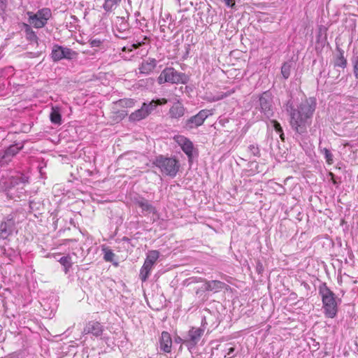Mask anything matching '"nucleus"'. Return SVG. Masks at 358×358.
I'll return each instance as SVG.
<instances>
[{
  "label": "nucleus",
  "instance_id": "obj_30",
  "mask_svg": "<svg viewBox=\"0 0 358 358\" xmlns=\"http://www.w3.org/2000/svg\"><path fill=\"white\" fill-rule=\"evenodd\" d=\"M292 69V62H285L281 67V73L285 79H287L291 73Z\"/></svg>",
  "mask_w": 358,
  "mask_h": 358
},
{
  "label": "nucleus",
  "instance_id": "obj_12",
  "mask_svg": "<svg viewBox=\"0 0 358 358\" xmlns=\"http://www.w3.org/2000/svg\"><path fill=\"white\" fill-rule=\"evenodd\" d=\"M15 229V221L10 215L4 217L0 223V239L6 240L10 236Z\"/></svg>",
  "mask_w": 358,
  "mask_h": 358
},
{
  "label": "nucleus",
  "instance_id": "obj_43",
  "mask_svg": "<svg viewBox=\"0 0 358 358\" xmlns=\"http://www.w3.org/2000/svg\"><path fill=\"white\" fill-rule=\"evenodd\" d=\"M330 175H331V177H332V178H331V180H332L333 183H334V185L337 184V182H336V180H335V178H334V175L333 173H330Z\"/></svg>",
  "mask_w": 358,
  "mask_h": 358
},
{
  "label": "nucleus",
  "instance_id": "obj_26",
  "mask_svg": "<svg viewBox=\"0 0 358 358\" xmlns=\"http://www.w3.org/2000/svg\"><path fill=\"white\" fill-rule=\"evenodd\" d=\"M152 266L144 262L141 268L139 278L143 282H145L149 277Z\"/></svg>",
  "mask_w": 358,
  "mask_h": 358
},
{
  "label": "nucleus",
  "instance_id": "obj_1",
  "mask_svg": "<svg viewBox=\"0 0 358 358\" xmlns=\"http://www.w3.org/2000/svg\"><path fill=\"white\" fill-rule=\"evenodd\" d=\"M316 100L313 97L306 99L301 102L297 108L289 100L285 106L286 110L290 117L291 128L299 135L307 134L308 127L311 124L312 117L316 108Z\"/></svg>",
  "mask_w": 358,
  "mask_h": 358
},
{
  "label": "nucleus",
  "instance_id": "obj_8",
  "mask_svg": "<svg viewBox=\"0 0 358 358\" xmlns=\"http://www.w3.org/2000/svg\"><path fill=\"white\" fill-rule=\"evenodd\" d=\"M78 53L71 48L55 44L52 49L51 58L53 62H57L62 59H73L76 58Z\"/></svg>",
  "mask_w": 358,
  "mask_h": 358
},
{
  "label": "nucleus",
  "instance_id": "obj_21",
  "mask_svg": "<svg viewBox=\"0 0 358 358\" xmlns=\"http://www.w3.org/2000/svg\"><path fill=\"white\" fill-rule=\"evenodd\" d=\"M29 212L34 213L35 216L36 214H42L44 209V205L41 200L31 199L29 201Z\"/></svg>",
  "mask_w": 358,
  "mask_h": 358
},
{
  "label": "nucleus",
  "instance_id": "obj_40",
  "mask_svg": "<svg viewBox=\"0 0 358 358\" xmlns=\"http://www.w3.org/2000/svg\"><path fill=\"white\" fill-rule=\"evenodd\" d=\"M7 7V1L6 0H0V10L2 11H5Z\"/></svg>",
  "mask_w": 358,
  "mask_h": 358
},
{
  "label": "nucleus",
  "instance_id": "obj_19",
  "mask_svg": "<svg viewBox=\"0 0 358 358\" xmlns=\"http://www.w3.org/2000/svg\"><path fill=\"white\" fill-rule=\"evenodd\" d=\"M172 348V338L170 334L167 331H162L159 338L160 351L169 353Z\"/></svg>",
  "mask_w": 358,
  "mask_h": 358
},
{
  "label": "nucleus",
  "instance_id": "obj_36",
  "mask_svg": "<svg viewBox=\"0 0 358 358\" xmlns=\"http://www.w3.org/2000/svg\"><path fill=\"white\" fill-rule=\"evenodd\" d=\"M248 149H249V151L250 152V153L252 155H253L254 156H256V157L260 156V151H259V148L257 145H255V144L250 145L248 147Z\"/></svg>",
  "mask_w": 358,
  "mask_h": 358
},
{
  "label": "nucleus",
  "instance_id": "obj_7",
  "mask_svg": "<svg viewBox=\"0 0 358 358\" xmlns=\"http://www.w3.org/2000/svg\"><path fill=\"white\" fill-rule=\"evenodd\" d=\"M211 115L209 110L203 109L201 110L197 114L191 116L187 120H184L182 127L187 130H192L201 126L206 118Z\"/></svg>",
  "mask_w": 358,
  "mask_h": 358
},
{
  "label": "nucleus",
  "instance_id": "obj_46",
  "mask_svg": "<svg viewBox=\"0 0 358 358\" xmlns=\"http://www.w3.org/2000/svg\"><path fill=\"white\" fill-rule=\"evenodd\" d=\"M139 15H140L139 12H136V13H135V15H136V16H138Z\"/></svg>",
  "mask_w": 358,
  "mask_h": 358
},
{
  "label": "nucleus",
  "instance_id": "obj_34",
  "mask_svg": "<svg viewBox=\"0 0 358 358\" xmlns=\"http://www.w3.org/2000/svg\"><path fill=\"white\" fill-rule=\"evenodd\" d=\"M272 123H273V127L275 131L278 134H279L280 138L282 141H284L285 140L284 133H283V130H282V128L280 124L276 120L272 121Z\"/></svg>",
  "mask_w": 358,
  "mask_h": 358
},
{
  "label": "nucleus",
  "instance_id": "obj_32",
  "mask_svg": "<svg viewBox=\"0 0 358 358\" xmlns=\"http://www.w3.org/2000/svg\"><path fill=\"white\" fill-rule=\"evenodd\" d=\"M158 104L159 103L157 101L152 100L148 103H143V106L145 108V109H147L148 115H149L152 113V111L156 109Z\"/></svg>",
  "mask_w": 358,
  "mask_h": 358
},
{
  "label": "nucleus",
  "instance_id": "obj_17",
  "mask_svg": "<svg viewBox=\"0 0 358 358\" xmlns=\"http://www.w3.org/2000/svg\"><path fill=\"white\" fill-rule=\"evenodd\" d=\"M103 326L99 322L90 321L83 329V334H92L95 337H99L103 331Z\"/></svg>",
  "mask_w": 358,
  "mask_h": 358
},
{
  "label": "nucleus",
  "instance_id": "obj_14",
  "mask_svg": "<svg viewBox=\"0 0 358 358\" xmlns=\"http://www.w3.org/2000/svg\"><path fill=\"white\" fill-rule=\"evenodd\" d=\"M134 205L141 208V211L145 214H157V208L145 197L137 194L131 199Z\"/></svg>",
  "mask_w": 358,
  "mask_h": 358
},
{
  "label": "nucleus",
  "instance_id": "obj_6",
  "mask_svg": "<svg viewBox=\"0 0 358 358\" xmlns=\"http://www.w3.org/2000/svg\"><path fill=\"white\" fill-rule=\"evenodd\" d=\"M29 22L36 29L44 27L52 17L51 10L48 8L39 9L36 13L28 11Z\"/></svg>",
  "mask_w": 358,
  "mask_h": 358
},
{
  "label": "nucleus",
  "instance_id": "obj_15",
  "mask_svg": "<svg viewBox=\"0 0 358 358\" xmlns=\"http://www.w3.org/2000/svg\"><path fill=\"white\" fill-rule=\"evenodd\" d=\"M129 25L124 17H117L115 20V27L113 29L115 35L120 38L127 37Z\"/></svg>",
  "mask_w": 358,
  "mask_h": 358
},
{
  "label": "nucleus",
  "instance_id": "obj_35",
  "mask_svg": "<svg viewBox=\"0 0 358 358\" xmlns=\"http://www.w3.org/2000/svg\"><path fill=\"white\" fill-rule=\"evenodd\" d=\"M206 292L207 291L205 289V286L203 285L202 287L198 288L196 290L195 294L196 296H198L199 298H201L203 301H206L208 299V296L205 294Z\"/></svg>",
  "mask_w": 358,
  "mask_h": 358
},
{
  "label": "nucleus",
  "instance_id": "obj_3",
  "mask_svg": "<svg viewBox=\"0 0 358 358\" xmlns=\"http://www.w3.org/2000/svg\"><path fill=\"white\" fill-rule=\"evenodd\" d=\"M29 182V177L24 173H17L12 176L8 181L6 187V194L12 199H20L25 193L24 185Z\"/></svg>",
  "mask_w": 358,
  "mask_h": 358
},
{
  "label": "nucleus",
  "instance_id": "obj_5",
  "mask_svg": "<svg viewBox=\"0 0 358 358\" xmlns=\"http://www.w3.org/2000/svg\"><path fill=\"white\" fill-rule=\"evenodd\" d=\"M189 80L188 76L182 72L177 71L173 67L165 68L157 78L159 85L165 83L171 84H186Z\"/></svg>",
  "mask_w": 358,
  "mask_h": 358
},
{
  "label": "nucleus",
  "instance_id": "obj_4",
  "mask_svg": "<svg viewBox=\"0 0 358 358\" xmlns=\"http://www.w3.org/2000/svg\"><path fill=\"white\" fill-rule=\"evenodd\" d=\"M152 164L158 167L163 174L171 177H175L180 168V164L177 159L163 155L156 157Z\"/></svg>",
  "mask_w": 358,
  "mask_h": 358
},
{
  "label": "nucleus",
  "instance_id": "obj_39",
  "mask_svg": "<svg viewBox=\"0 0 358 358\" xmlns=\"http://www.w3.org/2000/svg\"><path fill=\"white\" fill-rule=\"evenodd\" d=\"M227 6L230 8H234L235 6V1L234 0H224Z\"/></svg>",
  "mask_w": 358,
  "mask_h": 358
},
{
  "label": "nucleus",
  "instance_id": "obj_28",
  "mask_svg": "<svg viewBox=\"0 0 358 358\" xmlns=\"http://www.w3.org/2000/svg\"><path fill=\"white\" fill-rule=\"evenodd\" d=\"M59 262L64 266V271L67 273L72 266L71 257L69 255L62 257Z\"/></svg>",
  "mask_w": 358,
  "mask_h": 358
},
{
  "label": "nucleus",
  "instance_id": "obj_44",
  "mask_svg": "<svg viewBox=\"0 0 358 358\" xmlns=\"http://www.w3.org/2000/svg\"><path fill=\"white\" fill-rule=\"evenodd\" d=\"M142 43H138L137 44H134L133 46L135 48H138L139 47H141L142 45Z\"/></svg>",
  "mask_w": 358,
  "mask_h": 358
},
{
  "label": "nucleus",
  "instance_id": "obj_45",
  "mask_svg": "<svg viewBox=\"0 0 358 358\" xmlns=\"http://www.w3.org/2000/svg\"><path fill=\"white\" fill-rule=\"evenodd\" d=\"M122 241L128 242V241H129V238L126 237V236H124V237L122 238Z\"/></svg>",
  "mask_w": 358,
  "mask_h": 358
},
{
  "label": "nucleus",
  "instance_id": "obj_2",
  "mask_svg": "<svg viewBox=\"0 0 358 358\" xmlns=\"http://www.w3.org/2000/svg\"><path fill=\"white\" fill-rule=\"evenodd\" d=\"M318 291L322 297V308L325 316L329 318L335 317L338 312L336 294L327 287L326 282L320 285Z\"/></svg>",
  "mask_w": 358,
  "mask_h": 358
},
{
  "label": "nucleus",
  "instance_id": "obj_13",
  "mask_svg": "<svg viewBox=\"0 0 358 358\" xmlns=\"http://www.w3.org/2000/svg\"><path fill=\"white\" fill-rule=\"evenodd\" d=\"M174 140L187 156L188 161L191 162L194 157V152L195 151L193 143L187 137L181 135L176 136Z\"/></svg>",
  "mask_w": 358,
  "mask_h": 358
},
{
  "label": "nucleus",
  "instance_id": "obj_37",
  "mask_svg": "<svg viewBox=\"0 0 358 358\" xmlns=\"http://www.w3.org/2000/svg\"><path fill=\"white\" fill-rule=\"evenodd\" d=\"M355 76L358 79V57H354L352 59Z\"/></svg>",
  "mask_w": 358,
  "mask_h": 358
},
{
  "label": "nucleus",
  "instance_id": "obj_23",
  "mask_svg": "<svg viewBox=\"0 0 358 358\" xmlns=\"http://www.w3.org/2000/svg\"><path fill=\"white\" fill-rule=\"evenodd\" d=\"M23 29L27 41L31 43H37L38 39V36L29 24L23 23Z\"/></svg>",
  "mask_w": 358,
  "mask_h": 358
},
{
  "label": "nucleus",
  "instance_id": "obj_33",
  "mask_svg": "<svg viewBox=\"0 0 358 358\" xmlns=\"http://www.w3.org/2000/svg\"><path fill=\"white\" fill-rule=\"evenodd\" d=\"M104 252L103 259L106 262H113L115 257V254L113 251L108 248H103Z\"/></svg>",
  "mask_w": 358,
  "mask_h": 358
},
{
  "label": "nucleus",
  "instance_id": "obj_22",
  "mask_svg": "<svg viewBox=\"0 0 358 358\" xmlns=\"http://www.w3.org/2000/svg\"><path fill=\"white\" fill-rule=\"evenodd\" d=\"M148 116V110L147 109H145V108L142 105L141 108L131 113V115H129V120L134 122L140 121L143 119H145Z\"/></svg>",
  "mask_w": 358,
  "mask_h": 358
},
{
  "label": "nucleus",
  "instance_id": "obj_25",
  "mask_svg": "<svg viewBox=\"0 0 358 358\" xmlns=\"http://www.w3.org/2000/svg\"><path fill=\"white\" fill-rule=\"evenodd\" d=\"M339 55L336 57L335 62H334V66L341 67L342 69H345L347 66V59L344 57V51L338 48H337Z\"/></svg>",
  "mask_w": 358,
  "mask_h": 358
},
{
  "label": "nucleus",
  "instance_id": "obj_41",
  "mask_svg": "<svg viewBox=\"0 0 358 358\" xmlns=\"http://www.w3.org/2000/svg\"><path fill=\"white\" fill-rule=\"evenodd\" d=\"M185 338H181L180 336H177L175 338V342L177 343H182L183 344V341H184Z\"/></svg>",
  "mask_w": 358,
  "mask_h": 358
},
{
  "label": "nucleus",
  "instance_id": "obj_29",
  "mask_svg": "<svg viewBox=\"0 0 358 358\" xmlns=\"http://www.w3.org/2000/svg\"><path fill=\"white\" fill-rule=\"evenodd\" d=\"M103 5V9L106 12H110L113 10L121 2L122 0H104Z\"/></svg>",
  "mask_w": 358,
  "mask_h": 358
},
{
  "label": "nucleus",
  "instance_id": "obj_24",
  "mask_svg": "<svg viewBox=\"0 0 358 358\" xmlns=\"http://www.w3.org/2000/svg\"><path fill=\"white\" fill-rule=\"evenodd\" d=\"M50 119L52 123L60 125L62 124V115L58 107H52L50 114Z\"/></svg>",
  "mask_w": 358,
  "mask_h": 358
},
{
  "label": "nucleus",
  "instance_id": "obj_31",
  "mask_svg": "<svg viewBox=\"0 0 358 358\" xmlns=\"http://www.w3.org/2000/svg\"><path fill=\"white\" fill-rule=\"evenodd\" d=\"M322 154L324 155L326 162L328 164H332L334 163V156L331 151L327 148L321 149Z\"/></svg>",
  "mask_w": 358,
  "mask_h": 358
},
{
  "label": "nucleus",
  "instance_id": "obj_38",
  "mask_svg": "<svg viewBox=\"0 0 358 358\" xmlns=\"http://www.w3.org/2000/svg\"><path fill=\"white\" fill-rule=\"evenodd\" d=\"M101 41L100 39H92L90 41V45L92 48L99 47L101 44Z\"/></svg>",
  "mask_w": 358,
  "mask_h": 358
},
{
  "label": "nucleus",
  "instance_id": "obj_18",
  "mask_svg": "<svg viewBox=\"0 0 358 358\" xmlns=\"http://www.w3.org/2000/svg\"><path fill=\"white\" fill-rule=\"evenodd\" d=\"M157 61L154 58H148L140 64L138 70L141 74L149 75L157 66Z\"/></svg>",
  "mask_w": 358,
  "mask_h": 358
},
{
  "label": "nucleus",
  "instance_id": "obj_9",
  "mask_svg": "<svg viewBox=\"0 0 358 358\" xmlns=\"http://www.w3.org/2000/svg\"><path fill=\"white\" fill-rule=\"evenodd\" d=\"M24 142H19L8 147L4 150L0 151V165L3 166L10 162L13 157H15L24 148Z\"/></svg>",
  "mask_w": 358,
  "mask_h": 358
},
{
  "label": "nucleus",
  "instance_id": "obj_10",
  "mask_svg": "<svg viewBox=\"0 0 358 358\" xmlns=\"http://www.w3.org/2000/svg\"><path fill=\"white\" fill-rule=\"evenodd\" d=\"M259 102L261 113L267 118L273 116V99L269 91H266L259 96Z\"/></svg>",
  "mask_w": 358,
  "mask_h": 358
},
{
  "label": "nucleus",
  "instance_id": "obj_16",
  "mask_svg": "<svg viewBox=\"0 0 358 358\" xmlns=\"http://www.w3.org/2000/svg\"><path fill=\"white\" fill-rule=\"evenodd\" d=\"M196 282H204L203 286H205V289L207 292L217 293L222 291L226 286H227L224 282L220 280H207L204 278H199V280Z\"/></svg>",
  "mask_w": 358,
  "mask_h": 358
},
{
  "label": "nucleus",
  "instance_id": "obj_20",
  "mask_svg": "<svg viewBox=\"0 0 358 358\" xmlns=\"http://www.w3.org/2000/svg\"><path fill=\"white\" fill-rule=\"evenodd\" d=\"M185 108L180 101L173 103L169 111L171 118L179 119L185 115Z\"/></svg>",
  "mask_w": 358,
  "mask_h": 358
},
{
  "label": "nucleus",
  "instance_id": "obj_27",
  "mask_svg": "<svg viewBox=\"0 0 358 358\" xmlns=\"http://www.w3.org/2000/svg\"><path fill=\"white\" fill-rule=\"evenodd\" d=\"M159 257V252L158 250H150L148 252L144 262L153 266Z\"/></svg>",
  "mask_w": 358,
  "mask_h": 358
},
{
  "label": "nucleus",
  "instance_id": "obj_11",
  "mask_svg": "<svg viewBox=\"0 0 358 358\" xmlns=\"http://www.w3.org/2000/svg\"><path fill=\"white\" fill-rule=\"evenodd\" d=\"M203 333L204 329L201 327H192L189 330L187 336L185 338L183 344L190 350L196 345Z\"/></svg>",
  "mask_w": 358,
  "mask_h": 358
},
{
  "label": "nucleus",
  "instance_id": "obj_42",
  "mask_svg": "<svg viewBox=\"0 0 358 358\" xmlns=\"http://www.w3.org/2000/svg\"><path fill=\"white\" fill-rule=\"evenodd\" d=\"M234 350H235L234 348H232V347L229 348L228 349L227 355H231V357H232L234 356L233 353H234Z\"/></svg>",
  "mask_w": 358,
  "mask_h": 358
}]
</instances>
